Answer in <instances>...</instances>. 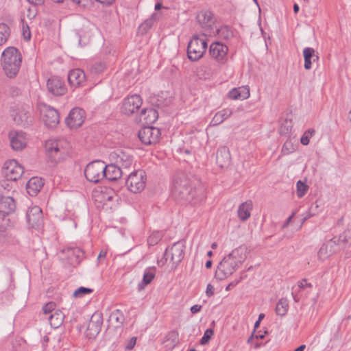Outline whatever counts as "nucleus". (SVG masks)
<instances>
[{"instance_id": "obj_16", "label": "nucleus", "mask_w": 351, "mask_h": 351, "mask_svg": "<svg viewBox=\"0 0 351 351\" xmlns=\"http://www.w3.org/2000/svg\"><path fill=\"white\" fill-rule=\"evenodd\" d=\"M337 239L333 237L327 243L322 245L317 252V256L319 260H325L328 256L339 250V247L337 246Z\"/></svg>"}, {"instance_id": "obj_48", "label": "nucleus", "mask_w": 351, "mask_h": 351, "mask_svg": "<svg viewBox=\"0 0 351 351\" xmlns=\"http://www.w3.org/2000/svg\"><path fill=\"white\" fill-rule=\"evenodd\" d=\"M294 150L293 146L291 141H286L282 149V152L285 154H289V153H291Z\"/></svg>"}, {"instance_id": "obj_30", "label": "nucleus", "mask_w": 351, "mask_h": 351, "mask_svg": "<svg viewBox=\"0 0 351 351\" xmlns=\"http://www.w3.org/2000/svg\"><path fill=\"white\" fill-rule=\"evenodd\" d=\"M303 56L304 58V68L309 70L312 67V63L319 60V56L315 53L313 48L306 47L303 50Z\"/></svg>"}, {"instance_id": "obj_26", "label": "nucleus", "mask_w": 351, "mask_h": 351, "mask_svg": "<svg viewBox=\"0 0 351 351\" xmlns=\"http://www.w3.org/2000/svg\"><path fill=\"white\" fill-rule=\"evenodd\" d=\"M16 204L10 196H0V212L10 215L15 210Z\"/></svg>"}, {"instance_id": "obj_23", "label": "nucleus", "mask_w": 351, "mask_h": 351, "mask_svg": "<svg viewBox=\"0 0 351 351\" xmlns=\"http://www.w3.org/2000/svg\"><path fill=\"white\" fill-rule=\"evenodd\" d=\"M198 23L203 29H208L214 24L213 14L209 10H203L197 15Z\"/></svg>"}, {"instance_id": "obj_15", "label": "nucleus", "mask_w": 351, "mask_h": 351, "mask_svg": "<svg viewBox=\"0 0 351 351\" xmlns=\"http://www.w3.org/2000/svg\"><path fill=\"white\" fill-rule=\"evenodd\" d=\"M47 86L49 92L55 96H62L66 93L67 90L64 82L58 77L49 78Z\"/></svg>"}, {"instance_id": "obj_53", "label": "nucleus", "mask_w": 351, "mask_h": 351, "mask_svg": "<svg viewBox=\"0 0 351 351\" xmlns=\"http://www.w3.org/2000/svg\"><path fill=\"white\" fill-rule=\"evenodd\" d=\"M159 240V237H156L155 235H151L148 238V243L149 245H154Z\"/></svg>"}, {"instance_id": "obj_56", "label": "nucleus", "mask_w": 351, "mask_h": 351, "mask_svg": "<svg viewBox=\"0 0 351 351\" xmlns=\"http://www.w3.org/2000/svg\"><path fill=\"white\" fill-rule=\"evenodd\" d=\"M311 284L306 282V280H302L298 282V287L300 288H304L306 287H311Z\"/></svg>"}, {"instance_id": "obj_5", "label": "nucleus", "mask_w": 351, "mask_h": 351, "mask_svg": "<svg viewBox=\"0 0 351 351\" xmlns=\"http://www.w3.org/2000/svg\"><path fill=\"white\" fill-rule=\"evenodd\" d=\"M184 242L174 243L170 248L166 250L163 257L158 261V264L161 263L163 265L169 261L171 267H176L184 256Z\"/></svg>"}, {"instance_id": "obj_27", "label": "nucleus", "mask_w": 351, "mask_h": 351, "mask_svg": "<svg viewBox=\"0 0 351 351\" xmlns=\"http://www.w3.org/2000/svg\"><path fill=\"white\" fill-rule=\"evenodd\" d=\"M43 180L40 178L33 177L30 178L26 184L27 193L31 196L36 195L43 186Z\"/></svg>"}, {"instance_id": "obj_7", "label": "nucleus", "mask_w": 351, "mask_h": 351, "mask_svg": "<svg viewBox=\"0 0 351 351\" xmlns=\"http://www.w3.org/2000/svg\"><path fill=\"white\" fill-rule=\"evenodd\" d=\"M147 181L146 173L143 170L139 169L131 173L127 180L128 189L134 193L143 191L145 187Z\"/></svg>"}, {"instance_id": "obj_37", "label": "nucleus", "mask_w": 351, "mask_h": 351, "mask_svg": "<svg viewBox=\"0 0 351 351\" xmlns=\"http://www.w3.org/2000/svg\"><path fill=\"white\" fill-rule=\"evenodd\" d=\"M217 36L223 39L228 40L234 35L233 31L228 26H223L216 29Z\"/></svg>"}, {"instance_id": "obj_24", "label": "nucleus", "mask_w": 351, "mask_h": 351, "mask_svg": "<svg viewBox=\"0 0 351 351\" xmlns=\"http://www.w3.org/2000/svg\"><path fill=\"white\" fill-rule=\"evenodd\" d=\"M123 173V169L119 166L114 164L106 165V168L104 171V178L110 181L117 180L122 176Z\"/></svg>"}, {"instance_id": "obj_38", "label": "nucleus", "mask_w": 351, "mask_h": 351, "mask_svg": "<svg viewBox=\"0 0 351 351\" xmlns=\"http://www.w3.org/2000/svg\"><path fill=\"white\" fill-rule=\"evenodd\" d=\"M109 319L117 324V327L121 326L125 321L124 315L119 309L112 311L110 315Z\"/></svg>"}, {"instance_id": "obj_4", "label": "nucleus", "mask_w": 351, "mask_h": 351, "mask_svg": "<svg viewBox=\"0 0 351 351\" xmlns=\"http://www.w3.org/2000/svg\"><path fill=\"white\" fill-rule=\"evenodd\" d=\"M45 148L48 158L53 163L60 162L69 155V145L64 140H49Z\"/></svg>"}, {"instance_id": "obj_47", "label": "nucleus", "mask_w": 351, "mask_h": 351, "mask_svg": "<svg viewBox=\"0 0 351 351\" xmlns=\"http://www.w3.org/2000/svg\"><path fill=\"white\" fill-rule=\"evenodd\" d=\"M337 246L339 247V249L341 247H344V245L348 242V236L347 234H346V232L343 233L342 234H341L339 236V237L337 238Z\"/></svg>"}, {"instance_id": "obj_52", "label": "nucleus", "mask_w": 351, "mask_h": 351, "mask_svg": "<svg viewBox=\"0 0 351 351\" xmlns=\"http://www.w3.org/2000/svg\"><path fill=\"white\" fill-rule=\"evenodd\" d=\"M73 254L77 257L78 261L81 260L83 256L84 252L80 248H75L72 250Z\"/></svg>"}, {"instance_id": "obj_17", "label": "nucleus", "mask_w": 351, "mask_h": 351, "mask_svg": "<svg viewBox=\"0 0 351 351\" xmlns=\"http://www.w3.org/2000/svg\"><path fill=\"white\" fill-rule=\"evenodd\" d=\"M112 157L115 159L114 164L122 169L130 168L133 163L132 156L126 151L118 150L112 154Z\"/></svg>"}, {"instance_id": "obj_11", "label": "nucleus", "mask_w": 351, "mask_h": 351, "mask_svg": "<svg viewBox=\"0 0 351 351\" xmlns=\"http://www.w3.org/2000/svg\"><path fill=\"white\" fill-rule=\"evenodd\" d=\"M140 141L145 145L155 144L158 141L160 132L158 128L154 127H144L138 131Z\"/></svg>"}, {"instance_id": "obj_64", "label": "nucleus", "mask_w": 351, "mask_h": 351, "mask_svg": "<svg viewBox=\"0 0 351 351\" xmlns=\"http://www.w3.org/2000/svg\"><path fill=\"white\" fill-rule=\"evenodd\" d=\"M162 3H156V5H155V7H154V9L156 10H159L161 9L162 8Z\"/></svg>"}, {"instance_id": "obj_49", "label": "nucleus", "mask_w": 351, "mask_h": 351, "mask_svg": "<svg viewBox=\"0 0 351 351\" xmlns=\"http://www.w3.org/2000/svg\"><path fill=\"white\" fill-rule=\"evenodd\" d=\"M12 189V186H10L9 183V180H2L0 182V191L3 192V191H10Z\"/></svg>"}, {"instance_id": "obj_3", "label": "nucleus", "mask_w": 351, "mask_h": 351, "mask_svg": "<svg viewBox=\"0 0 351 351\" xmlns=\"http://www.w3.org/2000/svg\"><path fill=\"white\" fill-rule=\"evenodd\" d=\"M1 62L5 75L12 78L19 73L21 65L22 56L16 48L9 47L3 51Z\"/></svg>"}, {"instance_id": "obj_1", "label": "nucleus", "mask_w": 351, "mask_h": 351, "mask_svg": "<svg viewBox=\"0 0 351 351\" xmlns=\"http://www.w3.org/2000/svg\"><path fill=\"white\" fill-rule=\"evenodd\" d=\"M172 195L180 202L197 204L203 198L202 191L196 189L194 180L186 173H178L173 179Z\"/></svg>"}, {"instance_id": "obj_19", "label": "nucleus", "mask_w": 351, "mask_h": 351, "mask_svg": "<svg viewBox=\"0 0 351 351\" xmlns=\"http://www.w3.org/2000/svg\"><path fill=\"white\" fill-rule=\"evenodd\" d=\"M10 145L15 151L22 150L27 144L25 134L22 132L12 131L9 134Z\"/></svg>"}, {"instance_id": "obj_60", "label": "nucleus", "mask_w": 351, "mask_h": 351, "mask_svg": "<svg viewBox=\"0 0 351 351\" xmlns=\"http://www.w3.org/2000/svg\"><path fill=\"white\" fill-rule=\"evenodd\" d=\"M293 215H294V213H293V215L291 216H290L289 217L287 218V219L286 220V221L283 224L282 228H286V227L288 226V225L289 224V223L291 221V219H292V217H293Z\"/></svg>"}, {"instance_id": "obj_32", "label": "nucleus", "mask_w": 351, "mask_h": 351, "mask_svg": "<svg viewBox=\"0 0 351 351\" xmlns=\"http://www.w3.org/2000/svg\"><path fill=\"white\" fill-rule=\"evenodd\" d=\"M232 114V110L230 108H225L217 112L213 117L211 124L213 125H217L221 123L224 120L228 119Z\"/></svg>"}, {"instance_id": "obj_34", "label": "nucleus", "mask_w": 351, "mask_h": 351, "mask_svg": "<svg viewBox=\"0 0 351 351\" xmlns=\"http://www.w3.org/2000/svg\"><path fill=\"white\" fill-rule=\"evenodd\" d=\"M252 204L245 202L243 203L238 209V215L241 221H245L250 217V210L252 209Z\"/></svg>"}, {"instance_id": "obj_39", "label": "nucleus", "mask_w": 351, "mask_h": 351, "mask_svg": "<svg viewBox=\"0 0 351 351\" xmlns=\"http://www.w3.org/2000/svg\"><path fill=\"white\" fill-rule=\"evenodd\" d=\"M10 36L9 27L7 25L0 24V46L3 45Z\"/></svg>"}, {"instance_id": "obj_28", "label": "nucleus", "mask_w": 351, "mask_h": 351, "mask_svg": "<svg viewBox=\"0 0 351 351\" xmlns=\"http://www.w3.org/2000/svg\"><path fill=\"white\" fill-rule=\"evenodd\" d=\"M158 118V111L152 108H143L140 114V121L146 124L154 123Z\"/></svg>"}, {"instance_id": "obj_62", "label": "nucleus", "mask_w": 351, "mask_h": 351, "mask_svg": "<svg viewBox=\"0 0 351 351\" xmlns=\"http://www.w3.org/2000/svg\"><path fill=\"white\" fill-rule=\"evenodd\" d=\"M106 252H104V251H103V250H101V251L100 252V253L99 254V255H98V259H100V258H105V257H106Z\"/></svg>"}, {"instance_id": "obj_57", "label": "nucleus", "mask_w": 351, "mask_h": 351, "mask_svg": "<svg viewBox=\"0 0 351 351\" xmlns=\"http://www.w3.org/2000/svg\"><path fill=\"white\" fill-rule=\"evenodd\" d=\"M28 2H29L31 4H33L34 5H42L45 0H27Z\"/></svg>"}, {"instance_id": "obj_50", "label": "nucleus", "mask_w": 351, "mask_h": 351, "mask_svg": "<svg viewBox=\"0 0 351 351\" xmlns=\"http://www.w3.org/2000/svg\"><path fill=\"white\" fill-rule=\"evenodd\" d=\"M136 343V337H132L126 343L125 348L128 350H131L134 348Z\"/></svg>"}, {"instance_id": "obj_21", "label": "nucleus", "mask_w": 351, "mask_h": 351, "mask_svg": "<svg viewBox=\"0 0 351 351\" xmlns=\"http://www.w3.org/2000/svg\"><path fill=\"white\" fill-rule=\"evenodd\" d=\"M216 162L221 168H227L231 163L229 149L226 146L220 147L216 154Z\"/></svg>"}, {"instance_id": "obj_42", "label": "nucleus", "mask_w": 351, "mask_h": 351, "mask_svg": "<svg viewBox=\"0 0 351 351\" xmlns=\"http://www.w3.org/2000/svg\"><path fill=\"white\" fill-rule=\"evenodd\" d=\"M296 186L297 195L298 197L301 198L305 195L308 186L301 180L297 182Z\"/></svg>"}, {"instance_id": "obj_36", "label": "nucleus", "mask_w": 351, "mask_h": 351, "mask_svg": "<svg viewBox=\"0 0 351 351\" xmlns=\"http://www.w3.org/2000/svg\"><path fill=\"white\" fill-rule=\"evenodd\" d=\"M155 277L154 272L150 270H146L143 274V280L138 285V288L139 291L143 290L146 285L149 284L154 278Z\"/></svg>"}, {"instance_id": "obj_22", "label": "nucleus", "mask_w": 351, "mask_h": 351, "mask_svg": "<svg viewBox=\"0 0 351 351\" xmlns=\"http://www.w3.org/2000/svg\"><path fill=\"white\" fill-rule=\"evenodd\" d=\"M14 121L18 125L23 127L29 125L33 121L32 110L29 107L19 110L14 117Z\"/></svg>"}, {"instance_id": "obj_13", "label": "nucleus", "mask_w": 351, "mask_h": 351, "mask_svg": "<svg viewBox=\"0 0 351 351\" xmlns=\"http://www.w3.org/2000/svg\"><path fill=\"white\" fill-rule=\"evenodd\" d=\"M85 111L80 108H74L66 119V125L71 129L80 127L84 121Z\"/></svg>"}, {"instance_id": "obj_25", "label": "nucleus", "mask_w": 351, "mask_h": 351, "mask_svg": "<svg viewBox=\"0 0 351 351\" xmlns=\"http://www.w3.org/2000/svg\"><path fill=\"white\" fill-rule=\"evenodd\" d=\"M68 81L71 86H79L85 81V74L80 69L71 70L68 74Z\"/></svg>"}, {"instance_id": "obj_55", "label": "nucleus", "mask_w": 351, "mask_h": 351, "mask_svg": "<svg viewBox=\"0 0 351 351\" xmlns=\"http://www.w3.org/2000/svg\"><path fill=\"white\" fill-rule=\"evenodd\" d=\"M201 309H202V306L198 305V304L193 305L191 307V311L193 314L199 312L201 311Z\"/></svg>"}, {"instance_id": "obj_43", "label": "nucleus", "mask_w": 351, "mask_h": 351, "mask_svg": "<svg viewBox=\"0 0 351 351\" xmlns=\"http://www.w3.org/2000/svg\"><path fill=\"white\" fill-rule=\"evenodd\" d=\"M93 292V290L90 288L80 287L73 292V296L75 298H80L85 295L90 294Z\"/></svg>"}, {"instance_id": "obj_8", "label": "nucleus", "mask_w": 351, "mask_h": 351, "mask_svg": "<svg viewBox=\"0 0 351 351\" xmlns=\"http://www.w3.org/2000/svg\"><path fill=\"white\" fill-rule=\"evenodd\" d=\"M106 165L101 160H95L87 165L84 175L86 178L91 182L97 183L104 178V171Z\"/></svg>"}, {"instance_id": "obj_51", "label": "nucleus", "mask_w": 351, "mask_h": 351, "mask_svg": "<svg viewBox=\"0 0 351 351\" xmlns=\"http://www.w3.org/2000/svg\"><path fill=\"white\" fill-rule=\"evenodd\" d=\"M285 125L284 126V128L282 126L280 128V133H288L289 131H291L292 128L291 121H287V120L285 121Z\"/></svg>"}, {"instance_id": "obj_20", "label": "nucleus", "mask_w": 351, "mask_h": 351, "mask_svg": "<svg viewBox=\"0 0 351 351\" xmlns=\"http://www.w3.org/2000/svg\"><path fill=\"white\" fill-rule=\"evenodd\" d=\"M228 50L226 45L220 42H215L210 45L209 52L213 58L223 62L226 58Z\"/></svg>"}, {"instance_id": "obj_2", "label": "nucleus", "mask_w": 351, "mask_h": 351, "mask_svg": "<svg viewBox=\"0 0 351 351\" xmlns=\"http://www.w3.org/2000/svg\"><path fill=\"white\" fill-rule=\"evenodd\" d=\"M246 258L245 250L241 247L233 250L219 263L215 277L222 280L231 276L241 266Z\"/></svg>"}, {"instance_id": "obj_46", "label": "nucleus", "mask_w": 351, "mask_h": 351, "mask_svg": "<svg viewBox=\"0 0 351 351\" xmlns=\"http://www.w3.org/2000/svg\"><path fill=\"white\" fill-rule=\"evenodd\" d=\"M56 308V303L53 302H49L47 303L43 307V313L45 315H48L55 309Z\"/></svg>"}, {"instance_id": "obj_58", "label": "nucleus", "mask_w": 351, "mask_h": 351, "mask_svg": "<svg viewBox=\"0 0 351 351\" xmlns=\"http://www.w3.org/2000/svg\"><path fill=\"white\" fill-rule=\"evenodd\" d=\"M23 36L25 39L29 40L30 38V32L28 26H27V30L25 29V27L23 26Z\"/></svg>"}, {"instance_id": "obj_33", "label": "nucleus", "mask_w": 351, "mask_h": 351, "mask_svg": "<svg viewBox=\"0 0 351 351\" xmlns=\"http://www.w3.org/2000/svg\"><path fill=\"white\" fill-rule=\"evenodd\" d=\"M64 318V315L62 311L57 310L49 315L48 319L51 326L57 328L62 325Z\"/></svg>"}, {"instance_id": "obj_14", "label": "nucleus", "mask_w": 351, "mask_h": 351, "mask_svg": "<svg viewBox=\"0 0 351 351\" xmlns=\"http://www.w3.org/2000/svg\"><path fill=\"white\" fill-rule=\"evenodd\" d=\"M102 324V313L99 311L95 312L91 316L87 326V335L90 338L96 337L101 330Z\"/></svg>"}, {"instance_id": "obj_40", "label": "nucleus", "mask_w": 351, "mask_h": 351, "mask_svg": "<svg viewBox=\"0 0 351 351\" xmlns=\"http://www.w3.org/2000/svg\"><path fill=\"white\" fill-rule=\"evenodd\" d=\"M7 214L0 212V232H5L10 226V221Z\"/></svg>"}, {"instance_id": "obj_59", "label": "nucleus", "mask_w": 351, "mask_h": 351, "mask_svg": "<svg viewBox=\"0 0 351 351\" xmlns=\"http://www.w3.org/2000/svg\"><path fill=\"white\" fill-rule=\"evenodd\" d=\"M74 3L77 4L82 5V6H86V3L91 0H72Z\"/></svg>"}, {"instance_id": "obj_6", "label": "nucleus", "mask_w": 351, "mask_h": 351, "mask_svg": "<svg viewBox=\"0 0 351 351\" xmlns=\"http://www.w3.org/2000/svg\"><path fill=\"white\" fill-rule=\"evenodd\" d=\"M206 40L198 35H194L187 47L188 58L192 61L199 60L206 52Z\"/></svg>"}, {"instance_id": "obj_10", "label": "nucleus", "mask_w": 351, "mask_h": 351, "mask_svg": "<svg viewBox=\"0 0 351 351\" xmlns=\"http://www.w3.org/2000/svg\"><path fill=\"white\" fill-rule=\"evenodd\" d=\"M3 173L7 180L16 181L22 177L24 170L16 160H10L5 162Z\"/></svg>"}, {"instance_id": "obj_54", "label": "nucleus", "mask_w": 351, "mask_h": 351, "mask_svg": "<svg viewBox=\"0 0 351 351\" xmlns=\"http://www.w3.org/2000/svg\"><path fill=\"white\" fill-rule=\"evenodd\" d=\"M206 295L210 297L211 295H213L214 293V287L213 285H211L210 284H208L207 285V287H206Z\"/></svg>"}, {"instance_id": "obj_29", "label": "nucleus", "mask_w": 351, "mask_h": 351, "mask_svg": "<svg viewBox=\"0 0 351 351\" xmlns=\"http://www.w3.org/2000/svg\"><path fill=\"white\" fill-rule=\"evenodd\" d=\"M250 95V88L247 86L232 88L228 93V97L231 99L244 100L247 99Z\"/></svg>"}, {"instance_id": "obj_45", "label": "nucleus", "mask_w": 351, "mask_h": 351, "mask_svg": "<svg viewBox=\"0 0 351 351\" xmlns=\"http://www.w3.org/2000/svg\"><path fill=\"white\" fill-rule=\"evenodd\" d=\"M213 335V330L212 329H207L200 340V343L202 345L206 344L207 343H208L209 340L210 339Z\"/></svg>"}, {"instance_id": "obj_44", "label": "nucleus", "mask_w": 351, "mask_h": 351, "mask_svg": "<svg viewBox=\"0 0 351 351\" xmlns=\"http://www.w3.org/2000/svg\"><path fill=\"white\" fill-rule=\"evenodd\" d=\"M156 14H153L149 19L145 20L144 23H142V25H141V28L144 29L145 31L149 29L152 27L154 21H156Z\"/></svg>"}, {"instance_id": "obj_61", "label": "nucleus", "mask_w": 351, "mask_h": 351, "mask_svg": "<svg viewBox=\"0 0 351 351\" xmlns=\"http://www.w3.org/2000/svg\"><path fill=\"white\" fill-rule=\"evenodd\" d=\"M239 281H235L230 282L226 288V289L228 291L230 289V287L236 286Z\"/></svg>"}, {"instance_id": "obj_12", "label": "nucleus", "mask_w": 351, "mask_h": 351, "mask_svg": "<svg viewBox=\"0 0 351 351\" xmlns=\"http://www.w3.org/2000/svg\"><path fill=\"white\" fill-rule=\"evenodd\" d=\"M143 103L140 95L134 94L124 99L121 108V112L130 116L135 113Z\"/></svg>"}, {"instance_id": "obj_9", "label": "nucleus", "mask_w": 351, "mask_h": 351, "mask_svg": "<svg viewBox=\"0 0 351 351\" xmlns=\"http://www.w3.org/2000/svg\"><path fill=\"white\" fill-rule=\"evenodd\" d=\"M40 112L45 125L49 128H56L60 122L58 112L53 108L45 104L39 105Z\"/></svg>"}, {"instance_id": "obj_31", "label": "nucleus", "mask_w": 351, "mask_h": 351, "mask_svg": "<svg viewBox=\"0 0 351 351\" xmlns=\"http://www.w3.org/2000/svg\"><path fill=\"white\" fill-rule=\"evenodd\" d=\"M163 344L166 350H171L179 343V334L176 330L169 332L165 337Z\"/></svg>"}, {"instance_id": "obj_41", "label": "nucleus", "mask_w": 351, "mask_h": 351, "mask_svg": "<svg viewBox=\"0 0 351 351\" xmlns=\"http://www.w3.org/2000/svg\"><path fill=\"white\" fill-rule=\"evenodd\" d=\"M315 130L314 129H308L306 130L301 137L300 142L304 145H307L309 143L311 138L315 134Z\"/></svg>"}, {"instance_id": "obj_18", "label": "nucleus", "mask_w": 351, "mask_h": 351, "mask_svg": "<svg viewBox=\"0 0 351 351\" xmlns=\"http://www.w3.org/2000/svg\"><path fill=\"white\" fill-rule=\"evenodd\" d=\"M27 221L32 228H38L43 223L42 210L38 206H34L27 212Z\"/></svg>"}, {"instance_id": "obj_63", "label": "nucleus", "mask_w": 351, "mask_h": 351, "mask_svg": "<svg viewBox=\"0 0 351 351\" xmlns=\"http://www.w3.org/2000/svg\"><path fill=\"white\" fill-rule=\"evenodd\" d=\"M306 348L305 345H301L299 347H298L296 349H295L293 351H304Z\"/></svg>"}, {"instance_id": "obj_35", "label": "nucleus", "mask_w": 351, "mask_h": 351, "mask_svg": "<svg viewBox=\"0 0 351 351\" xmlns=\"http://www.w3.org/2000/svg\"><path fill=\"white\" fill-rule=\"evenodd\" d=\"M289 309V302L287 298H281L276 306V313L279 316H285Z\"/></svg>"}]
</instances>
